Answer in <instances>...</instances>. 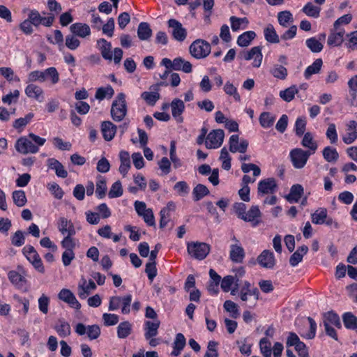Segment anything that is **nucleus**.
Masks as SVG:
<instances>
[{
	"instance_id": "nucleus-1",
	"label": "nucleus",
	"mask_w": 357,
	"mask_h": 357,
	"mask_svg": "<svg viewBox=\"0 0 357 357\" xmlns=\"http://www.w3.org/2000/svg\"><path fill=\"white\" fill-rule=\"evenodd\" d=\"M46 139L33 133L20 137L15 142L16 151L22 154L36 153L39 147L44 145Z\"/></svg>"
},
{
	"instance_id": "nucleus-2",
	"label": "nucleus",
	"mask_w": 357,
	"mask_h": 357,
	"mask_svg": "<svg viewBox=\"0 0 357 357\" xmlns=\"http://www.w3.org/2000/svg\"><path fill=\"white\" fill-rule=\"evenodd\" d=\"M50 82L54 85L59 82V74L55 67H50L43 70H33L29 73L27 82Z\"/></svg>"
},
{
	"instance_id": "nucleus-3",
	"label": "nucleus",
	"mask_w": 357,
	"mask_h": 357,
	"mask_svg": "<svg viewBox=\"0 0 357 357\" xmlns=\"http://www.w3.org/2000/svg\"><path fill=\"white\" fill-rule=\"evenodd\" d=\"M98 48L99 49L102 58L108 61H113L114 64H119L123 57V50L119 47H115L112 51V44L104 38H100L97 41Z\"/></svg>"
},
{
	"instance_id": "nucleus-4",
	"label": "nucleus",
	"mask_w": 357,
	"mask_h": 357,
	"mask_svg": "<svg viewBox=\"0 0 357 357\" xmlns=\"http://www.w3.org/2000/svg\"><path fill=\"white\" fill-rule=\"evenodd\" d=\"M128 111L126 95L119 93L113 100L111 106V116L114 121L119 122L126 116Z\"/></svg>"
},
{
	"instance_id": "nucleus-5",
	"label": "nucleus",
	"mask_w": 357,
	"mask_h": 357,
	"mask_svg": "<svg viewBox=\"0 0 357 357\" xmlns=\"http://www.w3.org/2000/svg\"><path fill=\"white\" fill-rule=\"evenodd\" d=\"M160 65L169 70H181L185 73H190L192 70V64L181 57H176L173 61L168 58H164Z\"/></svg>"
},
{
	"instance_id": "nucleus-6",
	"label": "nucleus",
	"mask_w": 357,
	"mask_h": 357,
	"mask_svg": "<svg viewBox=\"0 0 357 357\" xmlns=\"http://www.w3.org/2000/svg\"><path fill=\"white\" fill-rule=\"evenodd\" d=\"M192 56L197 59L206 58L211 52L209 43L202 39H197L193 41L189 47Z\"/></svg>"
},
{
	"instance_id": "nucleus-7",
	"label": "nucleus",
	"mask_w": 357,
	"mask_h": 357,
	"mask_svg": "<svg viewBox=\"0 0 357 357\" xmlns=\"http://www.w3.org/2000/svg\"><path fill=\"white\" fill-rule=\"evenodd\" d=\"M22 252L26 259L32 264L34 268L39 273H45V267L42 259L36 249L31 245H25Z\"/></svg>"
},
{
	"instance_id": "nucleus-8",
	"label": "nucleus",
	"mask_w": 357,
	"mask_h": 357,
	"mask_svg": "<svg viewBox=\"0 0 357 357\" xmlns=\"http://www.w3.org/2000/svg\"><path fill=\"white\" fill-rule=\"evenodd\" d=\"M188 254L193 258L202 260L210 252V246L205 243L191 242L187 244Z\"/></svg>"
},
{
	"instance_id": "nucleus-9",
	"label": "nucleus",
	"mask_w": 357,
	"mask_h": 357,
	"mask_svg": "<svg viewBox=\"0 0 357 357\" xmlns=\"http://www.w3.org/2000/svg\"><path fill=\"white\" fill-rule=\"evenodd\" d=\"M312 154L301 148H295L289 153L292 165L296 169L303 168Z\"/></svg>"
},
{
	"instance_id": "nucleus-10",
	"label": "nucleus",
	"mask_w": 357,
	"mask_h": 357,
	"mask_svg": "<svg viewBox=\"0 0 357 357\" xmlns=\"http://www.w3.org/2000/svg\"><path fill=\"white\" fill-rule=\"evenodd\" d=\"M242 57L245 61L252 60V66L253 68H259L263 59L261 47L260 46H255L250 50L243 51L242 52Z\"/></svg>"
},
{
	"instance_id": "nucleus-11",
	"label": "nucleus",
	"mask_w": 357,
	"mask_h": 357,
	"mask_svg": "<svg viewBox=\"0 0 357 357\" xmlns=\"http://www.w3.org/2000/svg\"><path fill=\"white\" fill-rule=\"evenodd\" d=\"M341 137L345 144L349 145L354 143L357 139V122L351 120L346 123L344 132Z\"/></svg>"
},
{
	"instance_id": "nucleus-12",
	"label": "nucleus",
	"mask_w": 357,
	"mask_h": 357,
	"mask_svg": "<svg viewBox=\"0 0 357 357\" xmlns=\"http://www.w3.org/2000/svg\"><path fill=\"white\" fill-rule=\"evenodd\" d=\"M167 23L173 38L178 42L184 41L187 37V31L182 24L175 19L169 20Z\"/></svg>"
},
{
	"instance_id": "nucleus-13",
	"label": "nucleus",
	"mask_w": 357,
	"mask_h": 357,
	"mask_svg": "<svg viewBox=\"0 0 357 357\" xmlns=\"http://www.w3.org/2000/svg\"><path fill=\"white\" fill-rule=\"evenodd\" d=\"M225 133L221 129L213 130L208 133L206 139V146L208 149L219 148L224 140Z\"/></svg>"
},
{
	"instance_id": "nucleus-14",
	"label": "nucleus",
	"mask_w": 357,
	"mask_h": 357,
	"mask_svg": "<svg viewBox=\"0 0 357 357\" xmlns=\"http://www.w3.org/2000/svg\"><path fill=\"white\" fill-rule=\"evenodd\" d=\"M75 332L79 335L87 334L88 337L91 340L97 339L100 335V328L98 325H89L86 326L82 323H79L75 326Z\"/></svg>"
},
{
	"instance_id": "nucleus-15",
	"label": "nucleus",
	"mask_w": 357,
	"mask_h": 357,
	"mask_svg": "<svg viewBox=\"0 0 357 357\" xmlns=\"http://www.w3.org/2000/svg\"><path fill=\"white\" fill-rule=\"evenodd\" d=\"M170 109L172 117L177 123L183 121V114L185 109L184 101L179 98H174L170 102Z\"/></svg>"
},
{
	"instance_id": "nucleus-16",
	"label": "nucleus",
	"mask_w": 357,
	"mask_h": 357,
	"mask_svg": "<svg viewBox=\"0 0 357 357\" xmlns=\"http://www.w3.org/2000/svg\"><path fill=\"white\" fill-rule=\"evenodd\" d=\"M238 279L236 276H225L220 282V287L224 292H231L232 296H236L238 293Z\"/></svg>"
},
{
	"instance_id": "nucleus-17",
	"label": "nucleus",
	"mask_w": 357,
	"mask_h": 357,
	"mask_svg": "<svg viewBox=\"0 0 357 357\" xmlns=\"http://www.w3.org/2000/svg\"><path fill=\"white\" fill-rule=\"evenodd\" d=\"M96 289V284L93 280L82 278L78 283L77 294L81 299H85Z\"/></svg>"
},
{
	"instance_id": "nucleus-18",
	"label": "nucleus",
	"mask_w": 357,
	"mask_h": 357,
	"mask_svg": "<svg viewBox=\"0 0 357 357\" xmlns=\"http://www.w3.org/2000/svg\"><path fill=\"white\" fill-rule=\"evenodd\" d=\"M326 34L321 33L317 36L307 38L305 40L307 47L313 53H319L324 48V43L325 41Z\"/></svg>"
},
{
	"instance_id": "nucleus-19",
	"label": "nucleus",
	"mask_w": 357,
	"mask_h": 357,
	"mask_svg": "<svg viewBox=\"0 0 357 357\" xmlns=\"http://www.w3.org/2000/svg\"><path fill=\"white\" fill-rule=\"evenodd\" d=\"M277 183L273 178L261 180L258 183V195L273 194L277 190Z\"/></svg>"
},
{
	"instance_id": "nucleus-20",
	"label": "nucleus",
	"mask_w": 357,
	"mask_h": 357,
	"mask_svg": "<svg viewBox=\"0 0 357 357\" xmlns=\"http://www.w3.org/2000/svg\"><path fill=\"white\" fill-rule=\"evenodd\" d=\"M59 300L68 303L71 307L79 310L81 304L76 298L74 294L68 289H62L58 294Z\"/></svg>"
},
{
	"instance_id": "nucleus-21",
	"label": "nucleus",
	"mask_w": 357,
	"mask_h": 357,
	"mask_svg": "<svg viewBox=\"0 0 357 357\" xmlns=\"http://www.w3.org/2000/svg\"><path fill=\"white\" fill-rule=\"evenodd\" d=\"M229 151L232 153H244L248 147V142L246 139H241L239 142L238 135H232L229 138Z\"/></svg>"
},
{
	"instance_id": "nucleus-22",
	"label": "nucleus",
	"mask_w": 357,
	"mask_h": 357,
	"mask_svg": "<svg viewBox=\"0 0 357 357\" xmlns=\"http://www.w3.org/2000/svg\"><path fill=\"white\" fill-rule=\"evenodd\" d=\"M57 228L60 233L63 236H74L76 234V229L74 224L70 220L65 217H61L57 221Z\"/></svg>"
},
{
	"instance_id": "nucleus-23",
	"label": "nucleus",
	"mask_w": 357,
	"mask_h": 357,
	"mask_svg": "<svg viewBox=\"0 0 357 357\" xmlns=\"http://www.w3.org/2000/svg\"><path fill=\"white\" fill-rule=\"evenodd\" d=\"M258 264L266 268H272L275 264L274 253L268 250H264L257 257Z\"/></svg>"
},
{
	"instance_id": "nucleus-24",
	"label": "nucleus",
	"mask_w": 357,
	"mask_h": 357,
	"mask_svg": "<svg viewBox=\"0 0 357 357\" xmlns=\"http://www.w3.org/2000/svg\"><path fill=\"white\" fill-rule=\"evenodd\" d=\"M70 31L76 37L85 38L91 33L90 26L85 23L76 22L70 25Z\"/></svg>"
},
{
	"instance_id": "nucleus-25",
	"label": "nucleus",
	"mask_w": 357,
	"mask_h": 357,
	"mask_svg": "<svg viewBox=\"0 0 357 357\" xmlns=\"http://www.w3.org/2000/svg\"><path fill=\"white\" fill-rule=\"evenodd\" d=\"M261 213L257 206H252L250 208L245 212L243 220L250 222L252 227L257 226L260 222Z\"/></svg>"
},
{
	"instance_id": "nucleus-26",
	"label": "nucleus",
	"mask_w": 357,
	"mask_h": 357,
	"mask_svg": "<svg viewBox=\"0 0 357 357\" xmlns=\"http://www.w3.org/2000/svg\"><path fill=\"white\" fill-rule=\"evenodd\" d=\"M345 34L344 29H335V28L331 30L328 39L327 44L330 47H339L344 42V36Z\"/></svg>"
},
{
	"instance_id": "nucleus-27",
	"label": "nucleus",
	"mask_w": 357,
	"mask_h": 357,
	"mask_svg": "<svg viewBox=\"0 0 357 357\" xmlns=\"http://www.w3.org/2000/svg\"><path fill=\"white\" fill-rule=\"evenodd\" d=\"M301 145L307 149V151L313 155L318 149V144L314 139V135L310 132H307L303 135Z\"/></svg>"
},
{
	"instance_id": "nucleus-28",
	"label": "nucleus",
	"mask_w": 357,
	"mask_h": 357,
	"mask_svg": "<svg viewBox=\"0 0 357 357\" xmlns=\"http://www.w3.org/2000/svg\"><path fill=\"white\" fill-rule=\"evenodd\" d=\"M160 321H145L143 325L145 339L155 337L158 333Z\"/></svg>"
},
{
	"instance_id": "nucleus-29",
	"label": "nucleus",
	"mask_w": 357,
	"mask_h": 357,
	"mask_svg": "<svg viewBox=\"0 0 357 357\" xmlns=\"http://www.w3.org/2000/svg\"><path fill=\"white\" fill-rule=\"evenodd\" d=\"M25 94L30 98L36 99L39 102L44 100L43 90L39 86L34 84H28L24 89Z\"/></svg>"
},
{
	"instance_id": "nucleus-30",
	"label": "nucleus",
	"mask_w": 357,
	"mask_h": 357,
	"mask_svg": "<svg viewBox=\"0 0 357 357\" xmlns=\"http://www.w3.org/2000/svg\"><path fill=\"white\" fill-rule=\"evenodd\" d=\"M231 28L234 32H238L241 30L248 29L249 25V20L247 17H238L236 16H231L229 18Z\"/></svg>"
},
{
	"instance_id": "nucleus-31",
	"label": "nucleus",
	"mask_w": 357,
	"mask_h": 357,
	"mask_svg": "<svg viewBox=\"0 0 357 357\" xmlns=\"http://www.w3.org/2000/svg\"><path fill=\"white\" fill-rule=\"evenodd\" d=\"M47 166L49 169L54 170L58 177L64 178L68 176V172L65 169L63 165L55 158H49L47 160Z\"/></svg>"
},
{
	"instance_id": "nucleus-32",
	"label": "nucleus",
	"mask_w": 357,
	"mask_h": 357,
	"mask_svg": "<svg viewBox=\"0 0 357 357\" xmlns=\"http://www.w3.org/2000/svg\"><path fill=\"white\" fill-rule=\"evenodd\" d=\"M102 136L106 141H111L116 133V126L111 121H104L101 125Z\"/></svg>"
},
{
	"instance_id": "nucleus-33",
	"label": "nucleus",
	"mask_w": 357,
	"mask_h": 357,
	"mask_svg": "<svg viewBox=\"0 0 357 357\" xmlns=\"http://www.w3.org/2000/svg\"><path fill=\"white\" fill-rule=\"evenodd\" d=\"M119 158L121 161L119 172L123 175V176H125L131 167L130 154L126 151H121L119 153Z\"/></svg>"
},
{
	"instance_id": "nucleus-34",
	"label": "nucleus",
	"mask_w": 357,
	"mask_h": 357,
	"mask_svg": "<svg viewBox=\"0 0 357 357\" xmlns=\"http://www.w3.org/2000/svg\"><path fill=\"white\" fill-rule=\"evenodd\" d=\"M303 188L300 184L293 185L290 189L289 195L286 197L290 203H297L301 199L303 194Z\"/></svg>"
},
{
	"instance_id": "nucleus-35",
	"label": "nucleus",
	"mask_w": 357,
	"mask_h": 357,
	"mask_svg": "<svg viewBox=\"0 0 357 357\" xmlns=\"http://www.w3.org/2000/svg\"><path fill=\"white\" fill-rule=\"evenodd\" d=\"M256 33L253 31H247L239 35L236 43L241 47H245L251 44V42L256 38Z\"/></svg>"
},
{
	"instance_id": "nucleus-36",
	"label": "nucleus",
	"mask_w": 357,
	"mask_h": 357,
	"mask_svg": "<svg viewBox=\"0 0 357 357\" xmlns=\"http://www.w3.org/2000/svg\"><path fill=\"white\" fill-rule=\"evenodd\" d=\"M186 344L185 336L182 333H177L173 343V350L171 353L172 356H178Z\"/></svg>"
},
{
	"instance_id": "nucleus-37",
	"label": "nucleus",
	"mask_w": 357,
	"mask_h": 357,
	"mask_svg": "<svg viewBox=\"0 0 357 357\" xmlns=\"http://www.w3.org/2000/svg\"><path fill=\"white\" fill-rule=\"evenodd\" d=\"M324 326L334 325L335 328H340L342 327L341 321L339 316L333 312H328L324 314L323 317Z\"/></svg>"
},
{
	"instance_id": "nucleus-38",
	"label": "nucleus",
	"mask_w": 357,
	"mask_h": 357,
	"mask_svg": "<svg viewBox=\"0 0 357 357\" xmlns=\"http://www.w3.org/2000/svg\"><path fill=\"white\" fill-rule=\"evenodd\" d=\"M265 40L270 43L275 44L280 42V38L274 26L269 24L264 29Z\"/></svg>"
},
{
	"instance_id": "nucleus-39",
	"label": "nucleus",
	"mask_w": 357,
	"mask_h": 357,
	"mask_svg": "<svg viewBox=\"0 0 357 357\" xmlns=\"http://www.w3.org/2000/svg\"><path fill=\"white\" fill-rule=\"evenodd\" d=\"M236 344L238 347L239 351L242 355L249 356L252 354V343L249 337H245L236 340Z\"/></svg>"
},
{
	"instance_id": "nucleus-40",
	"label": "nucleus",
	"mask_w": 357,
	"mask_h": 357,
	"mask_svg": "<svg viewBox=\"0 0 357 357\" xmlns=\"http://www.w3.org/2000/svg\"><path fill=\"white\" fill-rule=\"evenodd\" d=\"M54 329L61 337H66L71 333L70 324L64 319H59L55 324Z\"/></svg>"
},
{
	"instance_id": "nucleus-41",
	"label": "nucleus",
	"mask_w": 357,
	"mask_h": 357,
	"mask_svg": "<svg viewBox=\"0 0 357 357\" xmlns=\"http://www.w3.org/2000/svg\"><path fill=\"white\" fill-rule=\"evenodd\" d=\"M114 94V91L110 85L99 87L96 89L95 98L101 101L105 98L110 99Z\"/></svg>"
},
{
	"instance_id": "nucleus-42",
	"label": "nucleus",
	"mask_w": 357,
	"mask_h": 357,
	"mask_svg": "<svg viewBox=\"0 0 357 357\" xmlns=\"http://www.w3.org/2000/svg\"><path fill=\"white\" fill-rule=\"evenodd\" d=\"M308 248L306 245L299 247L290 257L289 264L291 266H296L303 259V256L307 252Z\"/></svg>"
},
{
	"instance_id": "nucleus-43",
	"label": "nucleus",
	"mask_w": 357,
	"mask_h": 357,
	"mask_svg": "<svg viewBox=\"0 0 357 357\" xmlns=\"http://www.w3.org/2000/svg\"><path fill=\"white\" fill-rule=\"evenodd\" d=\"M275 115L268 112H262L259 118L261 126L266 129L272 127L275 121Z\"/></svg>"
},
{
	"instance_id": "nucleus-44",
	"label": "nucleus",
	"mask_w": 357,
	"mask_h": 357,
	"mask_svg": "<svg viewBox=\"0 0 357 357\" xmlns=\"http://www.w3.org/2000/svg\"><path fill=\"white\" fill-rule=\"evenodd\" d=\"M230 259L234 262H241L245 257L243 248L238 244L231 245Z\"/></svg>"
},
{
	"instance_id": "nucleus-45",
	"label": "nucleus",
	"mask_w": 357,
	"mask_h": 357,
	"mask_svg": "<svg viewBox=\"0 0 357 357\" xmlns=\"http://www.w3.org/2000/svg\"><path fill=\"white\" fill-rule=\"evenodd\" d=\"M323 61L321 59H317L311 65L307 67L304 72V77L309 79L312 75L317 74L321 70Z\"/></svg>"
},
{
	"instance_id": "nucleus-46",
	"label": "nucleus",
	"mask_w": 357,
	"mask_h": 357,
	"mask_svg": "<svg viewBox=\"0 0 357 357\" xmlns=\"http://www.w3.org/2000/svg\"><path fill=\"white\" fill-rule=\"evenodd\" d=\"M328 211L326 208L320 207L311 214L312 222L315 225H324Z\"/></svg>"
},
{
	"instance_id": "nucleus-47",
	"label": "nucleus",
	"mask_w": 357,
	"mask_h": 357,
	"mask_svg": "<svg viewBox=\"0 0 357 357\" xmlns=\"http://www.w3.org/2000/svg\"><path fill=\"white\" fill-rule=\"evenodd\" d=\"M271 74L276 79L284 80L287 75V69L280 64H273L270 69Z\"/></svg>"
},
{
	"instance_id": "nucleus-48",
	"label": "nucleus",
	"mask_w": 357,
	"mask_h": 357,
	"mask_svg": "<svg viewBox=\"0 0 357 357\" xmlns=\"http://www.w3.org/2000/svg\"><path fill=\"white\" fill-rule=\"evenodd\" d=\"M152 35V30L147 22L139 23L137 29V36L141 40H149Z\"/></svg>"
},
{
	"instance_id": "nucleus-49",
	"label": "nucleus",
	"mask_w": 357,
	"mask_h": 357,
	"mask_svg": "<svg viewBox=\"0 0 357 357\" xmlns=\"http://www.w3.org/2000/svg\"><path fill=\"white\" fill-rule=\"evenodd\" d=\"M298 89L297 86L296 85H291L289 88L280 91L279 96L284 101L289 102L294 98L295 95L298 93Z\"/></svg>"
},
{
	"instance_id": "nucleus-50",
	"label": "nucleus",
	"mask_w": 357,
	"mask_h": 357,
	"mask_svg": "<svg viewBox=\"0 0 357 357\" xmlns=\"http://www.w3.org/2000/svg\"><path fill=\"white\" fill-rule=\"evenodd\" d=\"M8 277L10 282L17 288H22L25 284V278L15 271H10Z\"/></svg>"
},
{
	"instance_id": "nucleus-51",
	"label": "nucleus",
	"mask_w": 357,
	"mask_h": 357,
	"mask_svg": "<svg viewBox=\"0 0 357 357\" xmlns=\"http://www.w3.org/2000/svg\"><path fill=\"white\" fill-rule=\"evenodd\" d=\"M132 331L131 324L126 321L119 324L117 327V336L121 339L126 338Z\"/></svg>"
},
{
	"instance_id": "nucleus-52",
	"label": "nucleus",
	"mask_w": 357,
	"mask_h": 357,
	"mask_svg": "<svg viewBox=\"0 0 357 357\" xmlns=\"http://www.w3.org/2000/svg\"><path fill=\"white\" fill-rule=\"evenodd\" d=\"M324 158L328 162H333L337 160L339 154L335 148L326 146L322 151Z\"/></svg>"
},
{
	"instance_id": "nucleus-53",
	"label": "nucleus",
	"mask_w": 357,
	"mask_h": 357,
	"mask_svg": "<svg viewBox=\"0 0 357 357\" xmlns=\"http://www.w3.org/2000/svg\"><path fill=\"white\" fill-rule=\"evenodd\" d=\"M239 293H245L255 296V300H258L259 297V291L257 287H252L248 281H244L239 289Z\"/></svg>"
},
{
	"instance_id": "nucleus-54",
	"label": "nucleus",
	"mask_w": 357,
	"mask_h": 357,
	"mask_svg": "<svg viewBox=\"0 0 357 357\" xmlns=\"http://www.w3.org/2000/svg\"><path fill=\"white\" fill-rule=\"evenodd\" d=\"M302 11L309 17L317 18L319 16L321 8L314 6L312 2H308L303 6Z\"/></svg>"
},
{
	"instance_id": "nucleus-55",
	"label": "nucleus",
	"mask_w": 357,
	"mask_h": 357,
	"mask_svg": "<svg viewBox=\"0 0 357 357\" xmlns=\"http://www.w3.org/2000/svg\"><path fill=\"white\" fill-rule=\"evenodd\" d=\"M174 207V204L172 202H170L167 204V207L163 208L160 212V227L161 228H164L167 225L169 220V210L171 208Z\"/></svg>"
},
{
	"instance_id": "nucleus-56",
	"label": "nucleus",
	"mask_w": 357,
	"mask_h": 357,
	"mask_svg": "<svg viewBox=\"0 0 357 357\" xmlns=\"http://www.w3.org/2000/svg\"><path fill=\"white\" fill-rule=\"evenodd\" d=\"M47 40L54 45H56L60 51L64 48L63 36L60 30L54 31V36H48Z\"/></svg>"
},
{
	"instance_id": "nucleus-57",
	"label": "nucleus",
	"mask_w": 357,
	"mask_h": 357,
	"mask_svg": "<svg viewBox=\"0 0 357 357\" xmlns=\"http://www.w3.org/2000/svg\"><path fill=\"white\" fill-rule=\"evenodd\" d=\"M259 349L264 357H271V342L266 337H263L259 341Z\"/></svg>"
},
{
	"instance_id": "nucleus-58",
	"label": "nucleus",
	"mask_w": 357,
	"mask_h": 357,
	"mask_svg": "<svg viewBox=\"0 0 357 357\" xmlns=\"http://www.w3.org/2000/svg\"><path fill=\"white\" fill-rule=\"evenodd\" d=\"M209 193L208 189L203 184H197L192 190L193 199L199 201Z\"/></svg>"
},
{
	"instance_id": "nucleus-59",
	"label": "nucleus",
	"mask_w": 357,
	"mask_h": 357,
	"mask_svg": "<svg viewBox=\"0 0 357 357\" xmlns=\"http://www.w3.org/2000/svg\"><path fill=\"white\" fill-rule=\"evenodd\" d=\"M326 136L331 144H335L337 142L338 135L335 123H331L328 124L326 132Z\"/></svg>"
},
{
	"instance_id": "nucleus-60",
	"label": "nucleus",
	"mask_w": 357,
	"mask_h": 357,
	"mask_svg": "<svg viewBox=\"0 0 357 357\" xmlns=\"http://www.w3.org/2000/svg\"><path fill=\"white\" fill-rule=\"evenodd\" d=\"M223 307L229 313L232 318L236 319L239 316L238 307L234 301L227 300L224 303Z\"/></svg>"
},
{
	"instance_id": "nucleus-61",
	"label": "nucleus",
	"mask_w": 357,
	"mask_h": 357,
	"mask_svg": "<svg viewBox=\"0 0 357 357\" xmlns=\"http://www.w3.org/2000/svg\"><path fill=\"white\" fill-rule=\"evenodd\" d=\"M278 20L281 26L284 27H287L289 26V22H293V15L290 11H281L279 12L278 14Z\"/></svg>"
},
{
	"instance_id": "nucleus-62",
	"label": "nucleus",
	"mask_w": 357,
	"mask_h": 357,
	"mask_svg": "<svg viewBox=\"0 0 357 357\" xmlns=\"http://www.w3.org/2000/svg\"><path fill=\"white\" fill-rule=\"evenodd\" d=\"M342 319L347 328L352 330L357 328V318L351 312L344 313Z\"/></svg>"
},
{
	"instance_id": "nucleus-63",
	"label": "nucleus",
	"mask_w": 357,
	"mask_h": 357,
	"mask_svg": "<svg viewBox=\"0 0 357 357\" xmlns=\"http://www.w3.org/2000/svg\"><path fill=\"white\" fill-rule=\"evenodd\" d=\"M81 42L80 40L73 33L69 34L65 38V44L68 49L70 50H75L80 46Z\"/></svg>"
},
{
	"instance_id": "nucleus-64",
	"label": "nucleus",
	"mask_w": 357,
	"mask_h": 357,
	"mask_svg": "<svg viewBox=\"0 0 357 357\" xmlns=\"http://www.w3.org/2000/svg\"><path fill=\"white\" fill-rule=\"evenodd\" d=\"M347 41L345 46L351 51L357 50V31H354L347 35Z\"/></svg>"
}]
</instances>
